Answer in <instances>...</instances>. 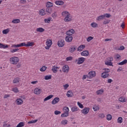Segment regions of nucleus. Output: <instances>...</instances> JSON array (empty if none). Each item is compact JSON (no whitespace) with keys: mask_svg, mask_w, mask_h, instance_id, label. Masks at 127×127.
<instances>
[{"mask_svg":"<svg viewBox=\"0 0 127 127\" xmlns=\"http://www.w3.org/2000/svg\"><path fill=\"white\" fill-rule=\"evenodd\" d=\"M19 1L21 4H25L26 3V0H20Z\"/></svg>","mask_w":127,"mask_h":127,"instance_id":"nucleus-56","label":"nucleus"},{"mask_svg":"<svg viewBox=\"0 0 127 127\" xmlns=\"http://www.w3.org/2000/svg\"><path fill=\"white\" fill-rule=\"evenodd\" d=\"M0 48H3V49H5V48H8V45H4L3 44L0 43Z\"/></svg>","mask_w":127,"mask_h":127,"instance_id":"nucleus-35","label":"nucleus"},{"mask_svg":"<svg viewBox=\"0 0 127 127\" xmlns=\"http://www.w3.org/2000/svg\"><path fill=\"white\" fill-rule=\"evenodd\" d=\"M73 59V57H68L66 58V61H71V60Z\"/></svg>","mask_w":127,"mask_h":127,"instance_id":"nucleus-59","label":"nucleus"},{"mask_svg":"<svg viewBox=\"0 0 127 127\" xmlns=\"http://www.w3.org/2000/svg\"><path fill=\"white\" fill-rule=\"evenodd\" d=\"M36 31L37 32H40L41 33L42 32H44V31H45V29H44L42 27H40V28H38L36 29Z\"/></svg>","mask_w":127,"mask_h":127,"instance_id":"nucleus-27","label":"nucleus"},{"mask_svg":"<svg viewBox=\"0 0 127 127\" xmlns=\"http://www.w3.org/2000/svg\"><path fill=\"white\" fill-rule=\"evenodd\" d=\"M9 28L6 29L2 31L3 34H7L9 32Z\"/></svg>","mask_w":127,"mask_h":127,"instance_id":"nucleus-44","label":"nucleus"},{"mask_svg":"<svg viewBox=\"0 0 127 127\" xmlns=\"http://www.w3.org/2000/svg\"><path fill=\"white\" fill-rule=\"evenodd\" d=\"M59 102H60V98L59 97H56L52 101V105H56V104H58Z\"/></svg>","mask_w":127,"mask_h":127,"instance_id":"nucleus-11","label":"nucleus"},{"mask_svg":"<svg viewBox=\"0 0 127 127\" xmlns=\"http://www.w3.org/2000/svg\"><path fill=\"white\" fill-rule=\"evenodd\" d=\"M63 87H64V90H66V89L67 88H69V84H65L64 85H63Z\"/></svg>","mask_w":127,"mask_h":127,"instance_id":"nucleus-55","label":"nucleus"},{"mask_svg":"<svg viewBox=\"0 0 127 127\" xmlns=\"http://www.w3.org/2000/svg\"><path fill=\"white\" fill-rule=\"evenodd\" d=\"M20 22V19H13L12 20V23H19Z\"/></svg>","mask_w":127,"mask_h":127,"instance_id":"nucleus-36","label":"nucleus"},{"mask_svg":"<svg viewBox=\"0 0 127 127\" xmlns=\"http://www.w3.org/2000/svg\"><path fill=\"white\" fill-rule=\"evenodd\" d=\"M37 83H38V80H35V81H32L31 82V84H32V85H36Z\"/></svg>","mask_w":127,"mask_h":127,"instance_id":"nucleus-62","label":"nucleus"},{"mask_svg":"<svg viewBox=\"0 0 127 127\" xmlns=\"http://www.w3.org/2000/svg\"><path fill=\"white\" fill-rule=\"evenodd\" d=\"M107 60L108 61H110V62H112V61H113L114 60V58H113V57H108L107 58Z\"/></svg>","mask_w":127,"mask_h":127,"instance_id":"nucleus-63","label":"nucleus"},{"mask_svg":"<svg viewBox=\"0 0 127 127\" xmlns=\"http://www.w3.org/2000/svg\"><path fill=\"white\" fill-rule=\"evenodd\" d=\"M103 70H104V73H107L109 74L110 70L109 68H104Z\"/></svg>","mask_w":127,"mask_h":127,"instance_id":"nucleus-57","label":"nucleus"},{"mask_svg":"<svg viewBox=\"0 0 127 127\" xmlns=\"http://www.w3.org/2000/svg\"><path fill=\"white\" fill-rule=\"evenodd\" d=\"M67 124H68V120H62L61 122V125H63L64 126H65V125H67Z\"/></svg>","mask_w":127,"mask_h":127,"instance_id":"nucleus-41","label":"nucleus"},{"mask_svg":"<svg viewBox=\"0 0 127 127\" xmlns=\"http://www.w3.org/2000/svg\"><path fill=\"white\" fill-rule=\"evenodd\" d=\"M19 50V49H13L10 50L11 53H15V52L18 51Z\"/></svg>","mask_w":127,"mask_h":127,"instance_id":"nucleus-54","label":"nucleus"},{"mask_svg":"<svg viewBox=\"0 0 127 127\" xmlns=\"http://www.w3.org/2000/svg\"><path fill=\"white\" fill-rule=\"evenodd\" d=\"M46 14L45 11L43 9H41L39 11V14H40V15L43 16Z\"/></svg>","mask_w":127,"mask_h":127,"instance_id":"nucleus-30","label":"nucleus"},{"mask_svg":"<svg viewBox=\"0 0 127 127\" xmlns=\"http://www.w3.org/2000/svg\"><path fill=\"white\" fill-rule=\"evenodd\" d=\"M81 56H84V57H88L89 56V51H83L81 53Z\"/></svg>","mask_w":127,"mask_h":127,"instance_id":"nucleus-15","label":"nucleus"},{"mask_svg":"<svg viewBox=\"0 0 127 127\" xmlns=\"http://www.w3.org/2000/svg\"><path fill=\"white\" fill-rule=\"evenodd\" d=\"M115 58H116V59H118V60L121 59V55H119V54H117V55H116Z\"/></svg>","mask_w":127,"mask_h":127,"instance_id":"nucleus-64","label":"nucleus"},{"mask_svg":"<svg viewBox=\"0 0 127 127\" xmlns=\"http://www.w3.org/2000/svg\"><path fill=\"white\" fill-rule=\"evenodd\" d=\"M101 77L102 78H103V79H106V78H108L109 77V73L103 72L101 74Z\"/></svg>","mask_w":127,"mask_h":127,"instance_id":"nucleus-22","label":"nucleus"},{"mask_svg":"<svg viewBox=\"0 0 127 127\" xmlns=\"http://www.w3.org/2000/svg\"><path fill=\"white\" fill-rule=\"evenodd\" d=\"M71 111L72 112H77V111H79V108L77 107V106L72 107L71 108Z\"/></svg>","mask_w":127,"mask_h":127,"instance_id":"nucleus-31","label":"nucleus"},{"mask_svg":"<svg viewBox=\"0 0 127 127\" xmlns=\"http://www.w3.org/2000/svg\"><path fill=\"white\" fill-rule=\"evenodd\" d=\"M19 82H20V78L19 77H16L13 80V84H17Z\"/></svg>","mask_w":127,"mask_h":127,"instance_id":"nucleus-21","label":"nucleus"},{"mask_svg":"<svg viewBox=\"0 0 127 127\" xmlns=\"http://www.w3.org/2000/svg\"><path fill=\"white\" fill-rule=\"evenodd\" d=\"M60 67H58L56 65H54L53 66H52V72H53V73H57V71L58 70V69H59Z\"/></svg>","mask_w":127,"mask_h":127,"instance_id":"nucleus-19","label":"nucleus"},{"mask_svg":"<svg viewBox=\"0 0 127 127\" xmlns=\"http://www.w3.org/2000/svg\"><path fill=\"white\" fill-rule=\"evenodd\" d=\"M51 19H52V18L49 17L48 18H46L44 19V22L45 23H50L51 22Z\"/></svg>","mask_w":127,"mask_h":127,"instance_id":"nucleus-32","label":"nucleus"},{"mask_svg":"<svg viewBox=\"0 0 127 127\" xmlns=\"http://www.w3.org/2000/svg\"><path fill=\"white\" fill-rule=\"evenodd\" d=\"M92 109L94 112H97V111H99V110H100V107H99V106L98 105H95L93 106Z\"/></svg>","mask_w":127,"mask_h":127,"instance_id":"nucleus-37","label":"nucleus"},{"mask_svg":"<svg viewBox=\"0 0 127 127\" xmlns=\"http://www.w3.org/2000/svg\"><path fill=\"white\" fill-rule=\"evenodd\" d=\"M66 96L68 98H71L74 96V93H73V92L71 90H68L67 92Z\"/></svg>","mask_w":127,"mask_h":127,"instance_id":"nucleus-18","label":"nucleus"},{"mask_svg":"<svg viewBox=\"0 0 127 127\" xmlns=\"http://www.w3.org/2000/svg\"><path fill=\"white\" fill-rule=\"evenodd\" d=\"M69 111L70 110L69 109V107H64L63 108V112H64V113H66L67 114H69Z\"/></svg>","mask_w":127,"mask_h":127,"instance_id":"nucleus-33","label":"nucleus"},{"mask_svg":"<svg viewBox=\"0 0 127 127\" xmlns=\"http://www.w3.org/2000/svg\"><path fill=\"white\" fill-rule=\"evenodd\" d=\"M103 15L104 16V18H106V17H107V18H110V17H111V14L109 13L104 14Z\"/></svg>","mask_w":127,"mask_h":127,"instance_id":"nucleus-48","label":"nucleus"},{"mask_svg":"<svg viewBox=\"0 0 127 127\" xmlns=\"http://www.w3.org/2000/svg\"><path fill=\"white\" fill-rule=\"evenodd\" d=\"M34 45V42H31L30 41L27 42V44L25 43H21L19 44H12L11 46L12 48H19V47H22V46H25V47H30Z\"/></svg>","mask_w":127,"mask_h":127,"instance_id":"nucleus-2","label":"nucleus"},{"mask_svg":"<svg viewBox=\"0 0 127 127\" xmlns=\"http://www.w3.org/2000/svg\"><path fill=\"white\" fill-rule=\"evenodd\" d=\"M123 122V119L122 117H119L117 119V123L118 124H122Z\"/></svg>","mask_w":127,"mask_h":127,"instance_id":"nucleus-43","label":"nucleus"},{"mask_svg":"<svg viewBox=\"0 0 127 127\" xmlns=\"http://www.w3.org/2000/svg\"><path fill=\"white\" fill-rule=\"evenodd\" d=\"M41 92H42V89H41L39 87H36L34 90V93L36 95H40Z\"/></svg>","mask_w":127,"mask_h":127,"instance_id":"nucleus-8","label":"nucleus"},{"mask_svg":"<svg viewBox=\"0 0 127 127\" xmlns=\"http://www.w3.org/2000/svg\"><path fill=\"white\" fill-rule=\"evenodd\" d=\"M46 7H52L53 6V3L50 1H48L46 4Z\"/></svg>","mask_w":127,"mask_h":127,"instance_id":"nucleus-29","label":"nucleus"},{"mask_svg":"<svg viewBox=\"0 0 127 127\" xmlns=\"http://www.w3.org/2000/svg\"><path fill=\"white\" fill-rule=\"evenodd\" d=\"M102 19H105V16H104V15L99 16L96 18V20H98V21H100V20H102Z\"/></svg>","mask_w":127,"mask_h":127,"instance_id":"nucleus-26","label":"nucleus"},{"mask_svg":"<svg viewBox=\"0 0 127 127\" xmlns=\"http://www.w3.org/2000/svg\"><path fill=\"white\" fill-rule=\"evenodd\" d=\"M94 39V37L92 36H89L87 38V42H90L91 40H93Z\"/></svg>","mask_w":127,"mask_h":127,"instance_id":"nucleus-51","label":"nucleus"},{"mask_svg":"<svg viewBox=\"0 0 127 127\" xmlns=\"http://www.w3.org/2000/svg\"><path fill=\"white\" fill-rule=\"evenodd\" d=\"M65 39L66 42H71L73 40V37L72 36H66Z\"/></svg>","mask_w":127,"mask_h":127,"instance_id":"nucleus-17","label":"nucleus"},{"mask_svg":"<svg viewBox=\"0 0 127 127\" xmlns=\"http://www.w3.org/2000/svg\"><path fill=\"white\" fill-rule=\"evenodd\" d=\"M69 116V113H67L66 112H64L61 116L62 118H67Z\"/></svg>","mask_w":127,"mask_h":127,"instance_id":"nucleus-38","label":"nucleus"},{"mask_svg":"<svg viewBox=\"0 0 127 127\" xmlns=\"http://www.w3.org/2000/svg\"><path fill=\"white\" fill-rule=\"evenodd\" d=\"M112 119H113V117L111 114H108L106 116V120H107V121H111Z\"/></svg>","mask_w":127,"mask_h":127,"instance_id":"nucleus-39","label":"nucleus"},{"mask_svg":"<svg viewBox=\"0 0 127 127\" xmlns=\"http://www.w3.org/2000/svg\"><path fill=\"white\" fill-rule=\"evenodd\" d=\"M54 113H55V115L57 116L58 115H60V114H61V112H60L58 110H57L54 112Z\"/></svg>","mask_w":127,"mask_h":127,"instance_id":"nucleus-60","label":"nucleus"},{"mask_svg":"<svg viewBox=\"0 0 127 127\" xmlns=\"http://www.w3.org/2000/svg\"><path fill=\"white\" fill-rule=\"evenodd\" d=\"M52 98H53V95H49L44 99V102H46V101H49V100L52 99Z\"/></svg>","mask_w":127,"mask_h":127,"instance_id":"nucleus-28","label":"nucleus"},{"mask_svg":"<svg viewBox=\"0 0 127 127\" xmlns=\"http://www.w3.org/2000/svg\"><path fill=\"white\" fill-rule=\"evenodd\" d=\"M91 26L93 28L98 27V24L95 22H93L91 24Z\"/></svg>","mask_w":127,"mask_h":127,"instance_id":"nucleus-46","label":"nucleus"},{"mask_svg":"<svg viewBox=\"0 0 127 127\" xmlns=\"http://www.w3.org/2000/svg\"><path fill=\"white\" fill-rule=\"evenodd\" d=\"M63 17H64V20L65 22H69L72 21L73 17L72 15L67 11H64L62 12Z\"/></svg>","mask_w":127,"mask_h":127,"instance_id":"nucleus-1","label":"nucleus"},{"mask_svg":"<svg viewBox=\"0 0 127 127\" xmlns=\"http://www.w3.org/2000/svg\"><path fill=\"white\" fill-rule=\"evenodd\" d=\"M119 101L121 103H127V98L125 96H121L119 98Z\"/></svg>","mask_w":127,"mask_h":127,"instance_id":"nucleus-9","label":"nucleus"},{"mask_svg":"<svg viewBox=\"0 0 127 127\" xmlns=\"http://www.w3.org/2000/svg\"><path fill=\"white\" fill-rule=\"evenodd\" d=\"M105 64L107 66H113V63L108 60H106L105 61Z\"/></svg>","mask_w":127,"mask_h":127,"instance_id":"nucleus-23","label":"nucleus"},{"mask_svg":"<svg viewBox=\"0 0 127 127\" xmlns=\"http://www.w3.org/2000/svg\"><path fill=\"white\" fill-rule=\"evenodd\" d=\"M38 120H32L28 122V124H35V123H37Z\"/></svg>","mask_w":127,"mask_h":127,"instance_id":"nucleus-49","label":"nucleus"},{"mask_svg":"<svg viewBox=\"0 0 127 127\" xmlns=\"http://www.w3.org/2000/svg\"><path fill=\"white\" fill-rule=\"evenodd\" d=\"M51 77H52L51 75H46L45 76V80H50V79H51Z\"/></svg>","mask_w":127,"mask_h":127,"instance_id":"nucleus-50","label":"nucleus"},{"mask_svg":"<svg viewBox=\"0 0 127 127\" xmlns=\"http://www.w3.org/2000/svg\"><path fill=\"white\" fill-rule=\"evenodd\" d=\"M46 10L48 13H52V8L51 7H47Z\"/></svg>","mask_w":127,"mask_h":127,"instance_id":"nucleus-40","label":"nucleus"},{"mask_svg":"<svg viewBox=\"0 0 127 127\" xmlns=\"http://www.w3.org/2000/svg\"><path fill=\"white\" fill-rule=\"evenodd\" d=\"M47 69V67L46 66H42L40 69V71H41V72H44L45 71H46V69Z\"/></svg>","mask_w":127,"mask_h":127,"instance_id":"nucleus-42","label":"nucleus"},{"mask_svg":"<svg viewBox=\"0 0 127 127\" xmlns=\"http://www.w3.org/2000/svg\"><path fill=\"white\" fill-rule=\"evenodd\" d=\"M52 17H53V18H56V17L57 16V14L56 13V12H55L54 13H53L52 14Z\"/></svg>","mask_w":127,"mask_h":127,"instance_id":"nucleus-61","label":"nucleus"},{"mask_svg":"<svg viewBox=\"0 0 127 127\" xmlns=\"http://www.w3.org/2000/svg\"><path fill=\"white\" fill-rule=\"evenodd\" d=\"M88 74L89 75V77L91 79L92 78H94V77L96 76V72H95V71L94 70L90 71Z\"/></svg>","mask_w":127,"mask_h":127,"instance_id":"nucleus-16","label":"nucleus"},{"mask_svg":"<svg viewBox=\"0 0 127 127\" xmlns=\"http://www.w3.org/2000/svg\"><path fill=\"white\" fill-rule=\"evenodd\" d=\"M46 45L45 49L48 50L51 47V45H52V40L51 39H48L46 42Z\"/></svg>","mask_w":127,"mask_h":127,"instance_id":"nucleus-5","label":"nucleus"},{"mask_svg":"<svg viewBox=\"0 0 127 127\" xmlns=\"http://www.w3.org/2000/svg\"><path fill=\"white\" fill-rule=\"evenodd\" d=\"M9 62L12 65H16L19 62V58L17 57H12L10 58Z\"/></svg>","mask_w":127,"mask_h":127,"instance_id":"nucleus-4","label":"nucleus"},{"mask_svg":"<svg viewBox=\"0 0 127 127\" xmlns=\"http://www.w3.org/2000/svg\"><path fill=\"white\" fill-rule=\"evenodd\" d=\"M104 93V89H101L96 92L97 95H102Z\"/></svg>","mask_w":127,"mask_h":127,"instance_id":"nucleus-34","label":"nucleus"},{"mask_svg":"<svg viewBox=\"0 0 127 127\" xmlns=\"http://www.w3.org/2000/svg\"><path fill=\"white\" fill-rule=\"evenodd\" d=\"M63 72L64 73H68L69 72V66L68 65H64L63 67Z\"/></svg>","mask_w":127,"mask_h":127,"instance_id":"nucleus-13","label":"nucleus"},{"mask_svg":"<svg viewBox=\"0 0 127 127\" xmlns=\"http://www.w3.org/2000/svg\"><path fill=\"white\" fill-rule=\"evenodd\" d=\"M110 21L108 19H105L104 21H103V24H108V23H109Z\"/></svg>","mask_w":127,"mask_h":127,"instance_id":"nucleus-58","label":"nucleus"},{"mask_svg":"<svg viewBox=\"0 0 127 127\" xmlns=\"http://www.w3.org/2000/svg\"><path fill=\"white\" fill-rule=\"evenodd\" d=\"M25 96H20V98H18L15 101V104L17 106H21V105H23L24 101H25Z\"/></svg>","mask_w":127,"mask_h":127,"instance_id":"nucleus-3","label":"nucleus"},{"mask_svg":"<svg viewBox=\"0 0 127 127\" xmlns=\"http://www.w3.org/2000/svg\"><path fill=\"white\" fill-rule=\"evenodd\" d=\"M85 45H80L77 48V51H78V52H81V51H83V50L85 49Z\"/></svg>","mask_w":127,"mask_h":127,"instance_id":"nucleus-14","label":"nucleus"},{"mask_svg":"<svg viewBox=\"0 0 127 127\" xmlns=\"http://www.w3.org/2000/svg\"><path fill=\"white\" fill-rule=\"evenodd\" d=\"M127 63V60H124L122 62L119 63L118 64V65H119L120 66H122V65H126Z\"/></svg>","mask_w":127,"mask_h":127,"instance_id":"nucleus-25","label":"nucleus"},{"mask_svg":"<svg viewBox=\"0 0 127 127\" xmlns=\"http://www.w3.org/2000/svg\"><path fill=\"white\" fill-rule=\"evenodd\" d=\"M74 33H75V30H74V29H71L66 32V35H68L69 36H71V35H73V34H74Z\"/></svg>","mask_w":127,"mask_h":127,"instance_id":"nucleus-12","label":"nucleus"},{"mask_svg":"<svg viewBox=\"0 0 127 127\" xmlns=\"http://www.w3.org/2000/svg\"><path fill=\"white\" fill-rule=\"evenodd\" d=\"M24 127V122H20L19 123L16 127Z\"/></svg>","mask_w":127,"mask_h":127,"instance_id":"nucleus-45","label":"nucleus"},{"mask_svg":"<svg viewBox=\"0 0 127 127\" xmlns=\"http://www.w3.org/2000/svg\"><path fill=\"white\" fill-rule=\"evenodd\" d=\"M76 48L75 46H73L70 47V48L69 49V52H70V53H73V52H75V50H76Z\"/></svg>","mask_w":127,"mask_h":127,"instance_id":"nucleus-20","label":"nucleus"},{"mask_svg":"<svg viewBox=\"0 0 127 127\" xmlns=\"http://www.w3.org/2000/svg\"><path fill=\"white\" fill-rule=\"evenodd\" d=\"M86 60V58L84 57L78 58L77 61V64L78 65H81V64H83V62H85Z\"/></svg>","mask_w":127,"mask_h":127,"instance_id":"nucleus-6","label":"nucleus"},{"mask_svg":"<svg viewBox=\"0 0 127 127\" xmlns=\"http://www.w3.org/2000/svg\"><path fill=\"white\" fill-rule=\"evenodd\" d=\"M98 117L100 118V119H104L105 117V114L101 113L98 115Z\"/></svg>","mask_w":127,"mask_h":127,"instance_id":"nucleus-47","label":"nucleus"},{"mask_svg":"<svg viewBox=\"0 0 127 127\" xmlns=\"http://www.w3.org/2000/svg\"><path fill=\"white\" fill-rule=\"evenodd\" d=\"M57 5H63L64 4V2L62 0H58L55 2Z\"/></svg>","mask_w":127,"mask_h":127,"instance_id":"nucleus-24","label":"nucleus"},{"mask_svg":"<svg viewBox=\"0 0 127 127\" xmlns=\"http://www.w3.org/2000/svg\"><path fill=\"white\" fill-rule=\"evenodd\" d=\"M12 91L13 92H14V93H18V92H19V91H18V89H17V87H14V88H12Z\"/></svg>","mask_w":127,"mask_h":127,"instance_id":"nucleus-52","label":"nucleus"},{"mask_svg":"<svg viewBox=\"0 0 127 127\" xmlns=\"http://www.w3.org/2000/svg\"><path fill=\"white\" fill-rule=\"evenodd\" d=\"M77 105L80 109H83V108H84V106H83V104L79 102H77Z\"/></svg>","mask_w":127,"mask_h":127,"instance_id":"nucleus-53","label":"nucleus"},{"mask_svg":"<svg viewBox=\"0 0 127 127\" xmlns=\"http://www.w3.org/2000/svg\"><path fill=\"white\" fill-rule=\"evenodd\" d=\"M90 112V108L89 107H84L83 109L81 110V112L83 115H88Z\"/></svg>","mask_w":127,"mask_h":127,"instance_id":"nucleus-7","label":"nucleus"},{"mask_svg":"<svg viewBox=\"0 0 127 127\" xmlns=\"http://www.w3.org/2000/svg\"><path fill=\"white\" fill-rule=\"evenodd\" d=\"M58 45L59 47H63L65 45V41L64 40H61L58 42Z\"/></svg>","mask_w":127,"mask_h":127,"instance_id":"nucleus-10","label":"nucleus"}]
</instances>
